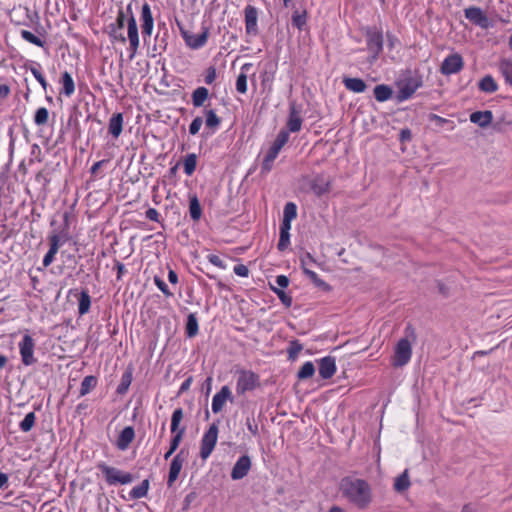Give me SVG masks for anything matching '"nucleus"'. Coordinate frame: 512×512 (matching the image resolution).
Segmentation results:
<instances>
[{"mask_svg":"<svg viewBox=\"0 0 512 512\" xmlns=\"http://www.w3.org/2000/svg\"><path fill=\"white\" fill-rule=\"evenodd\" d=\"M339 489L342 496L358 509L364 510L372 503V489L364 479L344 477L340 482Z\"/></svg>","mask_w":512,"mask_h":512,"instance_id":"nucleus-1","label":"nucleus"},{"mask_svg":"<svg viewBox=\"0 0 512 512\" xmlns=\"http://www.w3.org/2000/svg\"><path fill=\"white\" fill-rule=\"evenodd\" d=\"M396 98L399 102L410 99L423 85V77L418 71L408 70L404 72L397 83Z\"/></svg>","mask_w":512,"mask_h":512,"instance_id":"nucleus-2","label":"nucleus"},{"mask_svg":"<svg viewBox=\"0 0 512 512\" xmlns=\"http://www.w3.org/2000/svg\"><path fill=\"white\" fill-rule=\"evenodd\" d=\"M405 334L406 336L401 338L395 346L394 355L392 358V365L394 367H403L411 359L412 342L415 341L416 335L414 329L410 325L406 327Z\"/></svg>","mask_w":512,"mask_h":512,"instance_id":"nucleus-3","label":"nucleus"},{"mask_svg":"<svg viewBox=\"0 0 512 512\" xmlns=\"http://www.w3.org/2000/svg\"><path fill=\"white\" fill-rule=\"evenodd\" d=\"M289 141L288 131H280L268 149L265 157L263 158L261 169L263 172H269L273 167V162L277 158L283 146Z\"/></svg>","mask_w":512,"mask_h":512,"instance_id":"nucleus-4","label":"nucleus"},{"mask_svg":"<svg viewBox=\"0 0 512 512\" xmlns=\"http://www.w3.org/2000/svg\"><path fill=\"white\" fill-rule=\"evenodd\" d=\"M101 472L105 476V480L108 485H116V484H129L133 481V475L124 472L120 469H117L115 467L108 466L105 463H99L97 466Z\"/></svg>","mask_w":512,"mask_h":512,"instance_id":"nucleus-5","label":"nucleus"},{"mask_svg":"<svg viewBox=\"0 0 512 512\" xmlns=\"http://www.w3.org/2000/svg\"><path fill=\"white\" fill-rule=\"evenodd\" d=\"M218 432L219 429L217 423H212L208 430L203 434L199 453L202 460H206L213 452L217 444Z\"/></svg>","mask_w":512,"mask_h":512,"instance_id":"nucleus-6","label":"nucleus"},{"mask_svg":"<svg viewBox=\"0 0 512 512\" xmlns=\"http://www.w3.org/2000/svg\"><path fill=\"white\" fill-rule=\"evenodd\" d=\"M259 386V376L250 370H239L236 382V393L244 395L248 391L254 390Z\"/></svg>","mask_w":512,"mask_h":512,"instance_id":"nucleus-7","label":"nucleus"},{"mask_svg":"<svg viewBox=\"0 0 512 512\" xmlns=\"http://www.w3.org/2000/svg\"><path fill=\"white\" fill-rule=\"evenodd\" d=\"M35 345V340L29 334L23 335L18 343L21 361L25 366H31L37 362L34 356Z\"/></svg>","mask_w":512,"mask_h":512,"instance_id":"nucleus-8","label":"nucleus"},{"mask_svg":"<svg viewBox=\"0 0 512 512\" xmlns=\"http://www.w3.org/2000/svg\"><path fill=\"white\" fill-rule=\"evenodd\" d=\"M367 50L375 60L383 49V34L377 28H367L365 32Z\"/></svg>","mask_w":512,"mask_h":512,"instance_id":"nucleus-9","label":"nucleus"},{"mask_svg":"<svg viewBox=\"0 0 512 512\" xmlns=\"http://www.w3.org/2000/svg\"><path fill=\"white\" fill-rule=\"evenodd\" d=\"M179 28H180L181 36L185 41V44L190 49L197 50L206 45L208 36H209V30L207 27H203L202 32L199 34H193L189 31L185 30L181 26H179Z\"/></svg>","mask_w":512,"mask_h":512,"instance_id":"nucleus-10","label":"nucleus"},{"mask_svg":"<svg viewBox=\"0 0 512 512\" xmlns=\"http://www.w3.org/2000/svg\"><path fill=\"white\" fill-rule=\"evenodd\" d=\"M127 37L129 40L130 51L129 59L132 60L135 57L140 45L138 27L135 17H132V19L127 20Z\"/></svg>","mask_w":512,"mask_h":512,"instance_id":"nucleus-11","label":"nucleus"},{"mask_svg":"<svg viewBox=\"0 0 512 512\" xmlns=\"http://www.w3.org/2000/svg\"><path fill=\"white\" fill-rule=\"evenodd\" d=\"M463 68V58L460 54L454 53L447 56L441 64L440 72L443 75L456 74Z\"/></svg>","mask_w":512,"mask_h":512,"instance_id":"nucleus-12","label":"nucleus"},{"mask_svg":"<svg viewBox=\"0 0 512 512\" xmlns=\"http://www.w3.org/2000/svg\"><path fill=\"white\" fill-rule=\"evenodd\" d=\"M331 179L320 173L315 175L310 181V188L313 194L321 197L331 191Z\"/></svg>","mask_w":512,"mask_h":512,"instance_id":"nucleus-13","label":"nucleus"},{"mask_svg":"<svg viewBox=\"0 0 512 512\" xmlns=\"http://www.w3.org/2000/svg\"><path fill=\"white\" fill-rule=\"evenodd\" d=\"M245 31L248 35L256 36L258 29V9L252 5L244 8Z\"/></svg>","mask_w":512,"mask_h":512,"instance_id":"nucleus-14","label":"nucleus"},{"mask_svg":"<svg viewBox=\"0 0 512 512\" xmlns=\"http://www.w3.org/2000/svg\"><path fill=\"white\" fill-rule=\"evenodd\" d=\"M140 22L142 35L144 39H146L152 35L154 28V18L152 15L151 7L147 2L142 5Z\"/></svg>","mask_w":512,"mask_h":512,"instance_id":"nucleus-15","label":"nucleus"},{"mask_svg":"<svg viewBox=\"0 0 512 512\" xmlns=\"http://www.w3.org/2000/svg\"><path fill=\"white\" fill-rule=\"evenodd\" d=\"M464 14L470 22L482 29H487L490 26L489 18L479 7H468L464 10Z\"/></svg>","mask_w":512,"mask_h":512,"instance_id":"nucleus-16","label":"nucleus"},{"mask_svg":"<svg viewBox=\"0 0 512 512\" xmlns=\"http://www.w3.org/2000/svg\"><path fill=\"white\" fill-rule=\"evenodd\" d=\"M250 469L251 459L248 455H243L234 464L231 471V478L233 480H240L248 474Z\"/></svg>","mask_w":512,"mask_h":512,"instance_id":"nucleus-17","label":"nucleus"},{"mask_svg":"<svg viewBox=\"0 0 512 512\" xmlns=\"http://www.w3.org/2000/svg\"><path fill=\"white\" fill-rule=\"evenodd\" d=\"M184 462L185 456L183 454V450H181L178 454L175 455V457L172 459L170 463L169 475L167 480V485L169 487H171L179 477Z\"/></svg>","mask_w":512,"mask_h":512,"instance_id":"nucleus-18","label":"nucleus"},{"mask_svg":"<svg viewBox=\"0 0 512 512\" xmlns=\"http://www.w3.org/2000/svg\"><path fill=\"white\" fill-rule=\"evenodd\" d=\"M319 376L322 379H330L336 372V359L332 356H325L318 360Z\"/></svg>","mask_w":512,"mask_h":512,"instance_id":"nucleus-19","label":"nucleus"},{"mask_svg":"<svg viewBox=\"0 0 512 512\" xmlns=\"http://www.w3.org/2000/svg\"><path fill=\"white\" fill-rule=\"evenodd\" d=\"M303 119L300 116L299 111L296 109L294 105L290 106L289 116L286 123V128L281 129L280 131H288L289 133H297L302 128Z\"/></svg>","mask_w":512,"mask_h":512,"instance_id":"nucleus-20","label":"nucleus"},{"mask_svg":"<svg viewBox=\"0 0 512 512\" xmlns=\"http://www.w3.org/2000/svg\"><path fill=\"white\" fill-rule=\"evenodd\" d=\"M231 397V390L228 386H223L219 392H217L212 399V411L213 413L217 414L219 413L227 400H229Z\"/></svg>","mask_w":512,"mask_h":512,"instance_id":"nucleus-21","label":"nucleus"},{"mask_svg":"<svg viewBox=\"0 0 512 512\" xmlns=\"http://www.w3.org/2000/svg\"><path fill=\"white\" fill-rule=\"evenodd\" d=\"M134 439V428L132 426H127L120 432L115 445L120 451H125L129 448Z\"/></svg>","mask_w":512,"mask_h":512,"instance_id":"nucleus-22","label":"nucleus"},{"mask_svg":"<svg viewBox=\"0 0 512 512\" xmlns=\"http://www.w3.org/2000/svg\"><path fill=\"white\" fill-rule=\"evenodd\" d=\"M470 121L481 128L488 127L493 120V113L490 110L476 111L470 114Z\"/></svg>","mask_w":512,"mask_h":512,"instance_id":"nucleus-23","label":"nucleus"},{"mask_svg":"<svg viewBox=\"0 0 512 512\" xmlns=\"http://www.w3.org/2000/svg\"><path fill=\"white\" fill-rule=\"evenodd\" d=\"M301 267L303 269L304 274L312 281V283L320 288L323 291H330L331 286L326 283L324 280H322L316 272L310 270L306 267V259L301 258Z\"/></svg>","mask_w":512,"mask_h":512,"instance_id":"nucleus-24","label":"nucleus"},{"mask_svg":"<svg viewBox=\"0 0 512 512\" xmlns=\"http://www.w3.org/2000/svg\"><path fill=\"white\" fill-rule=\"evenodd\" d=\"M125 19H126V16H125L124 9H119L118 14H117V19H116V25H110L111 36L114 39L119 40L122 43L126 42V37L122 33H120L118 35L117 30H121L124 27Z\"/></svg>","mask_w":512,"mask_h":512,"instance_id":"nucleus-25","label":"nucleus"},{"mask_svg":"<svg viewBox=\"0 0 512 512\" xmlns=\"http://www.w3.org/2000/svg\"><path fill=\"white\" fill-rule=\"evenodd\" d=\"M343 84L347 90L353 93H363L367 88L364 80L360 78L344 77Z\"/></svg>","mask_w":512,"mask_h":512,"instance_id":"nucleus-26","label":"nucleus"},{"mask_svg":"<svg viewBox=\"0 0 512 512\" xmlns=\"http://www.w3.org/2000/svg\"><path fill=\"white\" fill-rule=\"evenodd\" d=\"M108 130L114 138H118L120 136L123 130L122 113H116L111 116L109 120Z\"/></svg>","mask_w":512,"mask_h":512,"instance_id":"nucleus-27","label":"nucleus"},{"mask_svg":"<svg viewBox=\"0 0 512 512\" xmlns=\"http://www.w3.org/2000/svg\"><path fill=\"white\" fill-rule=\"evenodd\" d=\"M290 229H291L290 223L281 222L280 237H279V242L277 245V247L280 251H284L290 243V234H289Z\"/></svg>","mask_w":512,"mask_h":512,"instance_id":"nucleus-28","label":"nucleus"},{"mask_svg":"<svg viewBox=\"0 0 512 512\" xmlns=\"http://www.w3.org/2000/svg\"><path fill=\"white\" fill-rule=\"evenodd\" d=\"M252 67V64L245 63L241 67V71L237 77L236 80V90L241 93L245 94L247 92V74L246 72Z\"/></svg>","mask_w":512,"mask_h":512,"instance_id":"nucleus-29","label":"nucleus"},{"mask_svg":"<svg viewBox=\"0 0 512 512\" xmlns=\"http://www.w3.org/2000/svg\"><path fill=\"white\" fill-rule=\"evenodd\" d=\"M209 97V91L206 87H198L192 93V104L194 107H202Z\"/></svg>","mask_w":512,"mask_h":512,"instance_id":"nucleus-30","label":"nucleus"},{"mask_svg":"<svg viewBox=\"0 0 512 512\" xmlns=\"http://www.w3.org/2000/svg\"><path fill=\"white\" fill-rule=\"evenodd\" d=\"M62 91L65 96L70 97L75 92V84L69 72L65 71L62 74L61 80Z\"/></svg>","mask_w":512,"mask_h":512,"instance_id":"nucleus-31","label":"nucleus"},{"mask_svg":"<svg viewBox=\"0 0 512 512\" xmlns=\"http://www.w3.org/2000/svg\"><path fill=\"white\" fill-rule=\"evenodd\" d=\"M392 89L385 84H380L374 88V97L378 102H385L392 97Z\"/></svg>","mask_w":512,"mask_h":512,"instance_id":"nucleus-32","label":"nucleus"},{"mask_svg":"<svg viewBox=\"0 0 512 512\" xmlns=\"http://www.w3.org/2000/svg\"><path fill=\"white\" fill-rule=\"evenodd\" d=\"M478 87L481 91L485 93H494L498 90V85L494 78L490 75L484 76L478 84Z\"/></svg>","mask_w":512,"mask_h":512,"instance_id":"nucleus-33","label":"nucleus"},{"mask_svg":"<svg viewBox=\"0 0 512 512\" xmlns=\"http://www.w3.org/2000/svg\"><path fill=\"white\" fill-rule=\"evenodd\" d=\"M149 490V480L145 479L140 485L135 486L129 492L131 499H141L147 496Z\"/></svg>","mask_w":512,"mask_h":512,"instance_id":"nucleus-34","label":"nucleus"},{"mask_svg":"<svg viewBox=\"0 0 512 512\" xmlns=\"http://www.w3.org/2000/svg\"><path fill=\"white\" fill-rule=\"evenodd\" d=\"M499 71L504 77L506 83L512 86V60L502 59L499 62Z\"/></svg>","mask_w":512,"mask_h":512,"instance_id":"nucleus-35","label":"nucleus"},{"mask_svg":"<svg viewBox=\"0 0 512 512\" xmlns=\"http://www.w3.org/2000/svg\"><path fill=\"white\" fill-rule=\"evenodd\" d=\"M91 306V297L86 290H82L78 299V312L80 315H85L89 312Z\"/></svg>","mask_w":512,"mask_h":512,"instance_id":"nucleus-36","label":"nucleus"},{"mask_svg":"<svg viewBox=\"0 0 512 512\" xmlns=\"http://www.w3.org/2000/svg\"><path fill=\"white\" fill-rule=\"evenodd\" d=\"M189 213L194 221H198L202 216V208L196 195L190 197Z\"/></svg>","mask_w":512,"mask_h":512,"instance_id":"nucleus-37","label":"nucleus"},{"mask_svg":"<svg viewBox=\"0 0 512 512\" xmlns=\"http://www.w3.org/2000/svg\"><path fill=\"white\" fill-rule=\"evenodd\" d=\"M198 331H199V326H198V320H197L196 314L190 313L187 316L186 335L189 338H192L198 334Z\"/></svg>","mask_w":512,"mask_h":512,"instance_id":"nucleus-38","label":"nucleus"},{"mask_svg":"<svg viewBox=\"0 0 512 512\" xmlns=\"http://www.w3.org/2000/svg\"><path fill=\"white\" fill-rule=\"evenodd\" d=\"M97 385V378L93 375H88L83 378L80 386V396H85L90 393Z\"/></svg>","mask_w":512,"mask_h":512,"instance_id":"nucleus-39","label":"nucleus"},{"mask_svg":"<svg viewBox=\"0 0 512 512\" xmlns=\"http://www.w3.org/2000/svg\"><path fill=\"white\" fill-rule=\"evenodd\" d=\"M184 172L187 176H191L196 169L197 166V155L195 153H190L185 156L183 160Z\"/></svg>","mask_w":512,"mask_h":512,"instance_id":"nucleus-40","label":"nucleus"},{"mask_svg":"<svg viewBox=\"0 0 512 512\" xmlns=\"http://www.w3.org/2000/svg\"><path fill=\"white\" fill-rule=\"evenodd\" d=\"M183 417H184V413H183L182 408H177L172 413V417H171V432L174 435L182 430L183 427H180V422L182 421Z\"/></svg>","mask_w":512,"mask_h":512,"instance_id":"nucleus-41","label":"nucleus"},{"mask_svg":"<svg viewBox=\"0 0 512 512\" xmlns=\"http://www.w3.org/2000/svg\"><path fill=\"white\" fill-rule=\"evenodd\" d=\"M410 486V480L408 471L405 470L402 474H400L398 477H396L394 482V489L397 492H403L407 490Z\"/></svg>","mask_w":512,"mask_h":512,"instance_id":"nucleus-42","label":"nucleus"},{"mask_svg":"<svg viewBox=\"0 0 512 512\" xmlns=\"http://www.w3.org/2000/svg\"><path fill=\"white\" fill-rule=\"evenodd\" d=\"M185 434V428H182L181 431H179L177 434H175L171 441H170V447L169 450L165 453L164 458L167 460L171 457V455L177 450V448L180 445V442L182 441V438Z\"/></svg>","mask_w":512,"mask_h":512,"instance_id":"nucleus-43","label":"nucleus"},{"mask_svg":"<svg viewBox=\"0 0 512 512\" xmlns=\"http://www.w3.org/2000/svg\"><path fill=\"white\" fill-rule=\"evenodd\" d=\"M297 217V206L293 202H288L284 206L282 222L290 223Z\"/></svg>","mask_w":512,"mask_h":512,"instance_id":"nucleus-44","label":"nucleus"},{"mask_svg":"<svg viewBox=\"0 0 512 512\" xmlns=\"http://www.w3.org/2000/svg\"><path fill=\"white\" fill-rule=\"evenodd\" d=\"M315 373L314 364L311 361L305 362L297 373L299 380H306L311 378Z\"/></svg>","mask_w":512,"mask_h":512,"instance_id":"nucleus-45","label":"nucleus"},{"mask_svg":"<svg viewBox=\"0 0 512 512\" xmlns=\"http://www.w3.org/2000/svg\"><path fill=\"white\" fill-rule=\"evenodd\" d=\"M205 125L210 129H217L221 123V119L218 117L216 112L212 109L205 111Z\"/></svg>","mask_w":512,"mask_h":512,"instance_id":"nucleus-46","label":"nucleus"},{"mask_svg":"<svg viewBox=\"0 0 512 512\" xmlns=\"http://www.w3.org/2000/svg\"><path fill=\"white\" fill-rule=\"evenodd\" d=\"M36 415L34 412H29L25 415L24 419L19 423V428L22 432H29L35 425Z\"/></svg>","mask_w":512,"mask_h":512,"instance_id":"nucleus-47","label":"nucleus"},{"mask_svg":"<svg viewBox=\"0 0 512 512\" xmlns=\"http://www.w3.org/2000/svg\"><path fill=\"white\" fill-rule=\"evenodd\" d=\"M307 22V13L306 11L299 12L296 10L292 15V24L297 27L299 30L306 25Z\"/></svg>","mask_w":512,"mask_h":512,"instance_id":"nucleus-48","label":"nucleus"},{"mask_svg":"<svg viewBox=\"0 0 512 512\" xmlns=\"http://www.w3.org/2000/svg\"><path fill=\"white\" fill-rule=\"evenodd\" d=\"M49 112L45 107H40L34 115V122L37 126H43L48 122Z\"/></svg>","mask_w":512,"mask_h":512,"instance_id":"nucleus-49","label":"nucleus"},{"mask_svg":"<svg viewBox=\"0 0 512 512\" xmlns=\"http://www.w3.org/2000/svg\"><path fill=\"white\" fill-rule=\"evenodd\" d=\"M21 34V37L31 43V44H34L38 47H43L45 42L43 40H41L39 37H37L36 35H34L32 32L28 31V30H21L20 32Z\"/></svg>","mask_w":512,"mask_h":512,"instance_id":"nucleus-50","label":"nucleus"},{"mask_svg":"<svg viewBox=\"0 0 512 512\" xmlns=\"http://www.w3.org/2000/svg\"><path fill=\"white\" fill-rule=\"evenodd\" d=\"M67 240L65 235L52 234L49 237L50 247L51 249L58 252L60 246H62Z\"/></svg>","mask_w":512,"mask_h":512,"instance_id":"nucleus-51","label":"nucleus"},{"mask_svg":"<svg viewBox=\"0 0 512 512\" xmlns=\"http://www.w3.org/2000/svg\"><path fill=\"white\" fill-rule=\"evenodd\" d=\"M271 290L278 296L282 304H284L286 307H290L292 305V297L288 295L283 289L271 285Z\"/></svg>","mask_w":512,"mask_h":512,"instance_id":"nucleus-52","label":"nucleus"},{"mask_svg":"<svg viewBox=\"0 0 512 512\" xmlns=\"http://www.w3.org/2000/svg\"><path fill=\"white\" fill-rule=\"evenodd\" d=\"M131 381H132L131 373H128V372L124 373L121 378V383L119 384V386L117 388V392L119 394L126 393V391L128 390V388L131 384Z\"/></svg>","mask_w":512,"mask_h":512,"instance_id":"nucleus-53","label":"nucleus"},{"mask_svg":"<svg viewBox=\"0 0 512 512\" xmlns=\"http://www.w3.org/2000/svg\"><path fill=\"white\" fill-rule=\"evenodd\" d=\"M303 346L299 341L293 340L290 342L288 354L290 359H295L297 355L301 352Z\"/></svg>","mask_w":512,"mask_h":512,"instance_id":"nucleus-54","label":"nucleus"},{"mask_svg":"<svg viewBox=\"0 0 512 512\" xmlns=\"http://www.w3.org/2000/svg\"><path fill=\"white\" fill-rule=\"evenodd\" d=\"M216 77H217L216 68L214 66H210L205 71L204 82L206 84L210 85L216 80Z\"/></svg>","mask_w":512,"mask_h":512,"instance_id":"nucleus-55","label":"nucleus"},{"mask_svg":"<svg viewBox=\"0 0 512 512\" xmlns=\"http://www.w3.org/2000/svg\"><path fill=\"white\" fill-rule=\"evenodd\" d=\"M154 283L165 296L171 297L173 295L172 292L168 289L166 283L161 278L157 276L154 277Z\"/></svg>","mask_w":512,"mask_h":512,"instance_id":"nucleus-56","label":"nucleus"},{"mask_svg":"<svg viewBox=\"0 0 512 512\" xmlns=\"http://www.w3.org/2000/svg\"><path fill=\"white\" fill-rule=\"evenodd\" d=\"M30 71L33 74V76L35 77V79L42 86V88L44 90H46L48 84H47V81H46L45 77L41 73V71L38 68H36V67H31Z\"/></svg>","mask_w":512,"mask_h":512,"instance_id":"nucleus-57","label":"nucleus"},{"mask_svg":"<svg viewBox=\"0 0 512 512\" xmlns=\"http://www.w3.org/2000/svg\"><path fill=\"white\" fill-rule=\"evenodd\" d=\"M202 124L203 120L201 117L194 118L189 126V133L191 135H196L199 132Z\"/></svg>","mask_w":512,"mask_h":512,"instance_id":"nucleus-58","label":"nucleus"},{"mask_svg":"<svg viewBox=\"0 0 512 512\" xmlns=\"http://www.w3.org/2000/svg\"><path fill=\"white\" fill-rule=\"evenodd\" d=\"M57 254V251L49 248L48 252L45 254L43 258V266L47 268L55 259V255Z\"/></svg>","mask_w":512,"mask_h":512,"instance_id":"nucleus-59","label":"nucleus"},{"mask_svg":"<svg viewBox=\"0 0 512 512\" xmlns=\"http://www.w3.org/2000/svg\"><path fill=\"white\" fill-rule=\"evenodd\" d=\"M233 271L237 276L240 277H247L249 275V269L244 264L235 265Z\"/></svg>","mask_w":512,"mask_h":512,"instance_id":"nucleus-60","label":"nucleus"},{"mask_svg":"<svg viewBox=\"0 0 512 512\" xmlns=\"http://www.w3.org/2000/svg\"><path fill=\"white\" fill-rule=\"evenodd\" d=\"M145 216L147 219L154 221V222H160V214L155 208H149L145 212Z\"/></svg>","mask_w":512,"mask_h":512,"instance_id":"nucleus-61","label":"nucleus"},{"mask_svg":"<svg viewBox=\"0 0 512 512\" xmlns=\"http://www.w3.org/2000/svg\"><path fill=\"white\" fill-rule=\"evenodd\" d=\"M208 261L218 267V268H221V269H224L225 268V265H224V262L223 260L218 256V255H215V254H211L208 256Z\"/></svg>","mask_w":512,"mask_h":512,"instance_id":"nucleus-62","label":"nucleus"},{"mask_svg":"<svg viewBox=\"0 0 512 512\" xmlns=\"http://www.w3.org/2000/svg\"><path fill=\"white\" fill-rule=\"evenodd\" d=\"M275 283L280 287V289H284L289 285V279L285 275H278L275 278Z\"/></svg>","mask_w":512,"mask_h":512,"instance_id":"nucleus-63","label":"nucleus"},{"mask_svg":"<svg viewBox=\"0 0 512 512\" xmlns=\"http://www.w3.org/2000/svg\"><path fill=\"white\" fill-rule=\"evenodd\" d=\"M429 118L431 121H434L435 124L439 127H442L444 124L451 123L449 120L442 118L436 114H430Z\"/></svg>","mask_w":512,"mask_h":512,"instance_id":"nucleus-64","label":"nucleus"}]
</instances>
